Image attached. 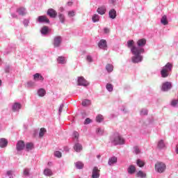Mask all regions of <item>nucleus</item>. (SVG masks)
<instances>
[{
    "label": "nucleus",
    "instance_id": "22",
    "mask_svg": "<svg viewBox=\"0 0 178 178\" xmlns=\"http://www.w3.org/2000/svg\"><path fill=\"white\" fill-rule=\"evenodd\" d=\"M17 12L21 16H24L26 15V8L21 7L17 10Z\"/></svg>",
    "mask_w": 178,
    "mask_h": 178
},
{
    "label": "nucleus",
    "instance_id": "15",
    "mask_svg": "<svg viewBox=\"0 0 178 178\" xmlns=\"http://www.w3.org/2000/svg\"><path fill=\"white\" fill-rule=\"evenodd\" d=\"M129 175H134L136 173V166L131 165L127 169Z\"/></svg>",
    "mask_w": 178,
    "mask_h": 178
},
{
    "label": "nucleus",
    "instance_id": "12",
    "mask_svg": "<svg viewBox=\"0 0 178 178\" xmlns=\"http://www.w3.org/2000/svg\"><path fill=\"white\" fill-rule=\"evenodd\" d=\"M38 22L39 23H49V19H47V16L42 15L38 17Z\"/></svg>",
    "mask_w": 178,
    "mask_h": 178
},
{
    "label": "nucleus",
    "instance_id": "24",
    "mask_svg": "<svg viewBox=\"0 0 178 178\" xmlns=\"http://www.w3.org/2000/svg\"><path fill=\"white\" fill-rule=\"evenodd\" d=\"M46 94L47 91H45L44 88H40L38 91V95L39 97H44Z\"/></svg>",
    "mask_w": 178,
    "mask_h": 178
},
{
    "label": "nucleus",
    "instance_id": "40",
    "mask_svg": "<svg viewBox=\"0 0 178 178\" xmlns=\"http://www.w3.org/2000/svg\"><path fill=\"white\" fill-rule=\"evenodd\" d=\"M68 16H69V17H73L76 16V12H74V10L69 11Z\"/></svg>",
    "mask_w": 178,
    "mask_h": 178
},
{
    "label": "nucleus",
    "instance_id": "56",
    "mask_svg": "<svg viewBox=\"0 0 178 178\" xmlns=\"http://www.w3.org/2000/svg\"><path fill=\"white\" fill-rule=\"evenodd\" d=\"M1 86H2V81H1V79H0V87H1Z\"/></svg>",
    "mask_w": 178,
    "mask_h": 178
},
{
    "label": "nucleus",
    "instance_id": "17",
    "mask_svg": "<svg viewBox=\"0 0 178 178\" xmlns=\"http://www.w3.org/2000/svg\"><path fill=\"white\" fill-rule=\"evenodd\" d=\"M57 62L58 63H60V65H65V63H66V58L60 56H58V58H57Z\"/></svg>",
    "mask_w": 178,
    "mask_h": 178
},
{
    "label": "nucleus",
    "instance_id": "57",
    "mask_svg": "<svg viewBox=\"0 0 178 178\" xmlns=\"http://www.w3.org/2000/svg\"><path fill=\"white\" fill-rule=\"evenodd\" d=\"M177 154H178V145L177 146Z\"/></svg>",
    "mask_w": 178,
    "mask_h": 178
},
{
    "label": "nucleus",
    "instance_id": "37",
    "mask_svg": "<svg viewBox=\"0 0 178 178\" xmlns=\"http://www.w3.org/2000/svg\"><path fill=\"white\" fill-rule=\"evenodd\" d=\"M91 104V102L88 99H85L82 102L83 106H87L88 105H90Z\"/></svg>",
    "mask_w": 178,
    "mask_h": 178
},
{
    "label": "nucleus",
    "instance_id": "16",
    "mask_svg": "<svg viewBox=\"0 0 178 178\" xmlns=\"http://www.w3.org/2000/svg\"><path fill=\"white\" fill-rule=\"evenodd\" d=\"M108 16L110 19H116V10L111 9L108 13Z\"/></svg>",
    "mask_w": 178,
    "mask_h": 178
},
{
    "label": "nucleus",
    "instance_id": "14",
    "mask_svg": "<svg viewBox=\"0 0 178 178\" xmlns=\"http://www.w3.org/2000/svg\"><path fill=\"white\" fill-rule=\"evenodd\" d=\"M97 13H99V15H105V13H106V8H105V6H101L99 7L97 10Z\"/></svg>",
    "mask_w": 178,
    "mask_h": 178
},
{
    "label": "nucleus",
    "instance_id": "35",
    "mask_svg": "<svg viewBox=\"0 0 178 178\" xmlns=\"http://www.w3.org/2000/svg\"><path fill=\"white\" fill-rule=\"evenodd\" d=\"M106 88V90H108V91H109L110 92L113 91V86L111 83H108Z\"/></svg>",
    "mask_w": 178,
    "mask_h": 178
},
{
    "label": "nucleus",
    "instance_id": "8",
    "mask_svg": "<svg viewBox=\"0 0 178 178\" xmlns=\"http://www.w3.org/2000/svg\"><path fill=\"white\" fill-rule=\"evenodd\" d=\"M136 44L139 48H143L147 44V40L145 38L139 39Z\"/></svg>",
    "mask_w": 178,
    "mask_h": 178
},
{
    "label": "nucleus",
    "instance_id": "43",
    "mask_svg": "<svg viewBox=\"0 0 178 178\" xmlns=\"http://www.w3.org/2000/svg\"><path fill=\"white\" fill-rule=\"evenodd\" d=\"M97 134H99V136H102V134H104V129H101V128H98L96 130Z\"/></svg>",
    "mask_w": 178,
    "mask_h": 178
},
{
    "label": "nucleus",
    "instance_id": "32",
    "mask_svg": "<svg viewBox=\"0 0 178 178\" xmlns=\"http://www.w3.org/2000/svg\"><path fill=\"white\" fill-rule=\"evenodd\" d=\"M104 121V116L102 115H99L96 117V122L98 123H101V122Z\"/></svg>",
    "mask_w": 178,
    "mask_h": 178
},
{
    "label": "nucleus",
    "instance_id": "27",
    "mask_svg": "<svg viewBox=\"0 0 178 178\" xmlns=\"http://www.w3.org/2000/svg\"><path fill=\"white\" fill-rule=\"evenodd\" d=\"M106 70L108 73L113 72V65L111 64H107L106 66Z\"/></svg>",
    "mask_w": 178,
    "mask_h": 178
},
{
    "label": "nucleus",
    "instance_id": "46",
    "mask_svg": "<svg viewBox=\"0 0 178 178\" xmlns=\"http://www.w3.org/2000/svg\"><path fill=\"white\" fill-rule=\"evenodd\" d=\"M91 119L90 118H86L85 120V122H84V124H90V123H91Z\"/></svg>",
    "mask_w": 178,
    "mask_h": 178
},
{
    "label": "nucleus",
    "instance_id": "13",
    "mask_svg": "<svg viewBox=\"0 0 178 178\" xmlns=\"http://www.w3.org/2000/svg\"><path fill=\"white\" fill-rule=\"evenodd\" d=\"M60 42H62V38L60 36H57L54 38V47H59V45H60Z\"/></svg>",
    "mask_w": 178,
    "mask_h": 178
},
{
    "label": "nucleus",
    "instance_id": "19",
    "mask_svg": "<svg viewBox=\"0 0 178 178\" xmlns=\"http://www.w3.org/2000/svg\"><path fill=\"white\" fill-rule=\"evenodd\" d=\"M8 145V140L6 138H1L0 139V147L1 148H4V147H6Z\"/></svg>",
    "mask_w": 178,
    "mask_h": 178
},
{
    "label": "nucleus",
    "instance_id": "11",
    "mask_svg": "<svg viewBox=\"0 0 178 178\" xmlns=\"http://www.w3.org/2000/svg\"><path fill=\"white\" fill-rule=\"evenodd\" d=\"M92 178H99V170L97 167H94L92 170Z\"/></svg>",
    "mask_w": 178,
    "mask_h": 178
},
{
    "label": "nucleus",
    "instance_id": "54",
    "mask_svg": "<svg viewBox=\"0 0 178 178\" xmlns=\"http://www.w3.org/2000/svg\"><path fill=\"white\" fill-rule=\"evenodd\" d=\"M115 0H110V2H111V3H114Z\"/></svg>",
    "mask_w": 178,
    "mask_h": 178
},
{
    "label": "nucleus",
    "instance_id": "10",
    "mask_svg": "<svg viewBox=\"0 0 178 178\" xmlns=\"http://www.w3.org/2000/svg\"><path fill=\"white\" fill-rule=\"evenodd\" d=\"M98 47L101 49H106L108 47V44H106V40H101L98 43Z\"/></svg>",
    "mask_w": 178,
    "mask_h": 178
},
{
    "label": "nucleus",
    "instance_id": "38",
    "mask_svg": "<svg viewBox=\"0 0 178 178\" xmlns=\"http://www.w3.org/2000/svg\"><path fill=\"white\" fill-rule=\"evenodd\" d=\"M158 147L159 148H164L165 147V143H163V140H160L158 143Z\"/></svg>",
    "mask_w": 178,
    "mask_h": 178
},
{
    "label": "nucleus",
    "instance_id": "26",
    "mask_svg": "<svg viewBox=\"0 0 178 178\" xmlns=\"http://www.w3.org/2000/svg\"><path fill=\"white\" fill-rule=\"evenodd\" d=\"M34 148V144L33 143H29L26 145V151H31Z\"/></svg>",
    "mask_w": 178,
    "mask_h": 178
},
{
    "label": "nucleus",
    "instance_id": "23",
    "mask_svg": "<svg viewBox=\"0 0 178 178\" xmlns=\"http://www.w3.org/2000/svg\"><path fill=\"white\" fill-rule=\"evenodd\" d=\"M118 162V158L115 156L111 157L108 159V165H113V163H116Z\"/></svg>",
    "mask_w": 178,
    "mask_h": 178
},
{
    "label": "nucleus",
    "instance_id": "33",
    "mask_svg": "<svg viewBox=\"0 0 178 178\" xmlns=\"http://www.w3.org/2000/svg\"><path fill=\"white\" fill-rule=\"evenodd\" d=\"M45 133H47V129H45V128H41L39 133L40 137H44Z\"/></svg>",
    "mask_w": 178,
    "mask_h": 178
},
{
    "label": "nucleus",
    "instance_id": "5",
    "mask_svg": "<svg viewBox=\"0 0 178 178\" xmlns=\"http://www.w3.org/2000/svg\"><path fill=\"white\" fill-rule=\"evenodd\" d=\"M170 88H172V83L167 81L163 83L161 90L162 91H169Z\"/></svg>",
    "mask_w": 178,
    "mask_h": 178
},
{
    "label": "nucleus",
    "instance_id": "47",
    "mask_svg": "<svg viewBox=\"0 0 178 178\" xmlns=\"http://www.w3.org/2000/svg\"><path fill=\"white\" fill-rule=\"evenodd\" d=\"M64 105L63 104H61L60 106V108H59V110H58V113H59V115H60V113H62V111H63V108H64Z\"/></svg>",
    "mask_w": 178,
    "mask_h": 178
},
{
    "label": "nucleus",
    "instance_id": "42",
    "mask_svg": "<svg viewBox=\"0 0 178 178\" xmlns=\"http://www.w3.org/2000/svg\"><path fill=\"white\" fill-rule=\"evenodd\" d=\"M41 33H42V34H47L48 33V28H47V26H44L42 29Z\"/></svg>",
    "mask_w": 178,
    "mask_h": 178
},
{
    "label": "nucleus",
    "instance_id": "3",
    "mask_svg": "<svg viewBox=\"0 0 178 178\" xmlns=\"http://www.w3.org/2000/svg\"><path fill=\"white\" fill-rule=\"evenodd\" d=\"M155 170L159 173H163L166 170V165L163 163H157L155 164Z\"/></svg>",
    "mask_w": 178,
    "mask_h": 178
},
{
    "label": "nucleus",
    "instance_id": "41",
    "mask_svg": "<svg viewBox=\"0 0 178 178\" xmlns=\"http://www.w3.org/2000/svg\"><path fill=\"white\" fill-rule=\"evenodd\" d=\"M54 155H55V156H56V158H62V152H60L59 151L55 152Z\"/></svg>",
    "mask_w": 178,
    "mask_h": 178
},
{
    "label": "nucleus",
    "instance_id": "21",
    "mask_svg": "<svg viewBox=\"0 0 178 178\" xmlns=\"http://www.w3.org/2000/svg\"><path fill=\"white\" fill-rule=\"evenodd\" d=\"M74 149L76 151V152H80V151L83 149V146L79 143H76L74 146Z\"/></svg>",
    "mask_w": 178,
    "mask_h": 178
},
{
    "label": "nucleus",
    "instance_id": "7",
    "mask_svg": "<svg viewBox=\"0 0 178 178\" xmlns=\"http://www.w3.org/2000/svg\"><path fill=\"white\" fill-rule=\"evenodd\" d=\"M47 15L52 18H55L58 16V13L54 8H49L47 10Z\"/></svg>",
    "mask_w": 178,
    "mask_h": 178
},
{
    "label": "nucleus",
    "instance_id": "25",
    "mask_svg": "<svg viewBox=\"0 0 178 178\" xmlns=\"http://www.w3.org/2000/svg\"><path fill=\"white\" fill-rule=\"evenodd\" d=\"M161 24H163L164 26H166V24H168V17H166V15H163L161 19Z\"/></svg>",
    "mask_w": 178,
    "mask_h": 178
},
{
    "label": "nucleus",
    "instance_id": "34",
    "mask_svg": "<svg viewBox=\"0 0 178 178\" xmlns=\"http://www.w3.org/2000/svg\"><path fill=\"white\" fill-rule=\"evenodd\" d=\"M136 163L139 168H143L145 165V163L140 159L137 160Z\"/></svg>",
    "mask_w": 178,
    "mask_h": 178
},
{
    "label": "nucleus",
    "instance_id": "9",
    "mask_svg": "<svg viewBox=\"0 0 178 178\" xmlns=\"http://www.w3.org/2000/svg\"><path fill=\"white\" fill-rule=\"evenodd\" d=\"M25 145L24 141L19 140L17 143L16 148L17 151H22L24 149Z\"/></svg>",
    "mask_w": 178,
    "mask_h": 178
},
{
    "label": "nucleus",
    "instance_id": "28",
    "mask_svg": "<svg viewBox=\"0 0 178 178\" xmlns=\"http://www.w3.org/2000/svg\"><path fill=\"white\" fill-rule=\"evenodd\" d=\"M75 165L76 169H83V168L84 167V164L81 161H77L76 163H75Z\"/></svg>",
    "mask_w": 178,
    "mask_h": 178
},
{
    "label": "nucleus",
    "instance_id": "30",
    "mask_svg": "<svg viewBox=\"0 0 178 178\" xmlns=\"http://www.w3.org/2000/svg\"><path fill=\"white\" fill-rule=\"evenodd\" d=\"M92 20L94 23H97V22H99V15L95 14L92 17Z\"/></svg>",
    "mask_w": 178,
    "mask_h": 178
},
{
    "label": "nucleus",
    "instance_id": "52",
    "mask_svg": "<svg viewBox=\"0 0 178 178\" xmlns=\"http://www.w3.org/2000/svg\"><path fill=\"white\" fill-rule=\"evenodd\" d=\"M141 115H148V111H145V112H143L141 111Z\"/></svg>",
    "mask_w": 178,
    "mask_h": 178
},
{
    "label": "nucleus",
    "instance_id": "51",
    "mask_svg": "<svg viewBox=\"0 0 178 178\" xmlns=\"http://www.w3.org/2000/svg\"><path fill=\"white\" fill-rule=\"evenodd\" d=\"M104 33H105L106 34H108V33H109V29H108V28H105V29H104Z\"/></svg>",
    "mask_w": 178,
    "mask_h": 178
},
{
    "label": "nucleus",
    "instance_id": "53",
    "mask_svg": "<svg viewBox=\"0 0 178 178\" xmlns=\"http://www.w3.org/2000/svg\"><path fill=\"white\" fill-rule=\"evenodd\" d=\"M73 5V2H72V1H69L68 3H67V6H72Z\"/></svg>",
    "mask_w": 178,
    "mask_h": 178
},
{
    "label": "nucleus",
    "instance_id": "48",
    "mask_svg": "<svg viewBox=\"0 0 178 178\" xmlns=\"http://www.w3.org/2000/svg\"><path fill=\"white\" fill-rule=\"evenodd\" d=\"M134 152H135V154H140V149L138 147H135Z\"/></svg>",
    "mask_w": 178,
    "mask_h": 178
},
{
    "label": "nucleus",
    "instance_id": "4",
    "mask_svg": "<svg viewBox=\"0 0 178 178\" xmlns=\"http://www.w3.org/2000/svg\"><path fill=\"white\" fill-rule=\"evenodd\" d=\"M77 83L78 86H83V87H87V86L90 85V83H88V81H87L83 76L78 77Z\"/></svg>",
    "mask_w": 178,
    "mask_h": 178
},
{
    "label": "nucleus",
    "instance_id": "39",
    "mask_svg": "<svg viewBox=\"0 0 178 178\" xmlns=\"http://www.w3.org/2000/svg\"><path fill=\"white\" fill-rule=\"evenodd\" d=\"M24 176H29L30 175V169L29 168H25L24 170V172H23Z\"/></svg>",
    "mask_w": 178,
    "mask_h": 178
},
{
    "label": "nucleus",
    "instance_id": "18",
    "mask_svg": "<svg viewBox=\"0 0 178 178\" xmlns=\"http://www.w3.org/2000/svg\"><path fill=\"white\" fill-rule=\"evenodd\" d=\"M33 80H40L44 81V77L41 76L40 73H36L33 75Z\"/></svg>",
    "mask_w": 178,
    "mask_h": 178
},
{
    "label": "nucleus",
    "instance_id": "31",
    "mask_svg": "<svg viewBox=\"0 0 178 178\" xmlns=\"http://www.w3.org/2000/svg\"><path fill=\"white\" fill-rule=\"evenodd\" d=\"M44 175H45V176H52V170L47 168L44 170Z\"/></svg>",
    "mask_w": 178,
    "mask_h": 178
},
{
    "label": "nucleus",
    "instance_id": "2",
    "mask_svg": "<svg viewBox=\"0 0 178 178\" xmlns=\"http://www.w3.org/2000/svg\"><path fill=\"white\" fill-rule=\"evenodd\" d=\"M172 69H173V64L168 63L161 70V77L166 79L169 76V72H172Z\"/></svg>",
    "mask_w": 178,
    "mask_h": 178
},
{
    "label": "nucleus",
    "instance_id": "55",
    "mask_svg": "<svg viewBox=\"0 0 178 178\" xmlns=\"http://www.w3.org/2000/svg\"><path fill=\"white\" fill-rule=\"evenodd\" d=\"M50 165H52V163H51V162H49V163H48V165L50 166Z\"/></svg>",
    "mask_w": 178,
    "mask_h": 178
},
{
    "label": "nucleus",
    "instance_id": "50",
    "mask_svg": "<svg viewBox=\"0 0 178 178\" xmlns=\"http://www.w3.org/2000/svg\"><path fill=\"white\" fill-rule=\"evenodd\" d=\"M86 59L88 62H92V57H91L90 56H88Z\"/></svg>",
    "mask_w": 178,
    "mask_h": 178
},
{
    "label": "nucleus",
    "instance_id": "29",
    "mask_svg": "<svg viewBox=\"0 0 178 178\" xmlns=\"http://www.w3.org/2000/svg\"><path fill=\"white\" fill-rule=\"evenodd\" d=\"M58 18H59L60 22L62 24L65 23V21L66 20V19L65 18V15L63 14L59 13L58 14Z\"/></svg>",
    "mask_w": 178,
    "mask_h": 178
},
{
    "label": "nucleus",
    "instance_id": "44",
    "mask_svg": "<svg viewBox=\"0 0 178 178\" xmlns=\"http://www.w3.org/2000/svg\"><path fill=\"white\" fill-rule=\"evenodd\" d=\"M79 136H80V134H79V132H77V131H74L73 133L74 138H76V140H79Z\"/></svg>",
    "mask_w": 178,
    "mask_h": 178
},
{
    "label": "nucleus",
    "instance_id": "36",
    "mask_svg": "<svg viewBox=\"0 0 178 178\" xmlns=\"http://www.w3.org/2000/svg\"><path fill=\"white\" fill-rule=\"evenodd\" d=\"M137 176L138 177H147V174L144 173L143 171H138Z\"/></svg>",
    "mask_w": 178,
    "mask_h": 178
},
{
    "label": "nucleus",
    "instance_id": "49",
    "mask_svg": "<svg viewBox=\"0 0 178 178\" xmlns=\"http://www.w3.org/2000/svg\"><path fill=\"white\" fill-rule=\"evenodd\" d=\"M12 173H13V171L9 170L7 172V176H9L10 178H13V177L12 176Z\"/></svg>",
    "mask_w": 178,
    "mask_h": 178
},
{
    "label": "nucleus",
    "instance_id": "20",
    "mask_svg": "<svg viewBox=\"0 0 178 178\" xmlns=\"http://www.w3.org/2000/svg\"><path fill=\"white\" fill-rule=\"evenodd\" d=\"M22 108V104L20 103H15L13 106V112H16V111H19V109Z\"/></svg>",
    "mask_w": 178,
    "mask_h": 178
},
{
    "label": "nucleus",
    "instance_id": "1",
    "mask_svg": "<svg viewBox=\"0 0 178 178\" xmlns=\"http://www.w3.org/2000/svg\"><path fill=\"white\" fill-rule=\"evenodd\" d=\"M128 48H130L134 56L132 57V62L134 63H139L143 60V56L140 54H144V48H140L134 46V40H128L127 42Z\"/></svg>",
    "mask_w": 178,
    "mask_h": 178
},
{
    "label": "nucleus",
    "instance_id": "45",
    "mask_svg": "<svg viewBox=\"0 0 178 178\" xmlns=\"http://www.w3.org/2000/svg\"><path fill=\"white\" fill-rule=\"evenodd\" d=\"M177 104H178V99L177 100L174 99V100L171 101L172 106H176V105H177Z\"/></svg>",
    "mask_w": 178,
    "mask_h": 178
},
{
    "label": "nucleus",
    "instance_id": "58",
    "mask_svg": "<svg viewBox=\"0 0 178 178\" xmlns=\"http://www.w3.org/2000/svg\"><path fill=\"white\" fill-rule=\"evenodd\" d=\"M97 158H101V156H100V155H98V156H97Z\"/></svg>",
    "mask_w": 178,
    "mask_h": 178
},
{
    "label": "nucleus",
    "instance_id": "6",
    "mask_svg": "<svg viewBox=\"0 0 178 178\" xmlns=\"http://www.w3.org/2000/svg\"><path fill=\"white\" fill-rule=\"evenodd\" d=\"M113 143L115 145L124 144V139H123V138H122L120 136H117L115 137Z\"/></svg>",
    "mask_w": 178,
    "mask_h": 178
}]
</instances>
